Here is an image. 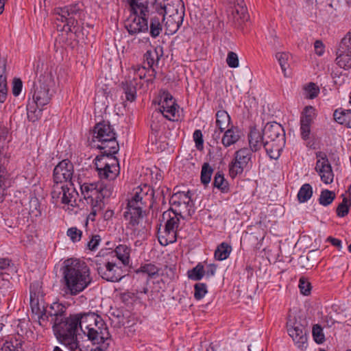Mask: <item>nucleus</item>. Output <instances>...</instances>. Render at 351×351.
<instances>
[{
  "label": "nucleus",
  "instance_id": "obj_60",
  "mask_svg": "<svg viewBox=\"0 0 351 351\" xmlns=\"http://www.w3.org/2000/svg\"><path fill=\"white\" fill-rule=\"evenodd\" d=\"M164 16H172L176 13V9L174 8V0H166V2L163 5Z\"/></svg>",
  "mask_w": 351,
  "mask_h": 351
},
{
  "label": "nucleus",
  "instance_id": "obj_39",
  "mask_svg": "<svg viewBox=\"0 0 351 351\" xmlns=\"http://www.w3.org/2000/svg\"><path fill=\"white\" fill-rule=\"evenodd\" d=\"M213 173L212 167L208 162L204 163L202 167L200 180L205 186L210 183Z\"/></svg>",
  "mask_w": 351,
  "mask_h": 351
},
{
  "label": "nucleus",
  "instance_id": "obj_58",
  "mask_svg": "<svg viewBox=\"0 0 351 351\" xmlns=\"http://www.w3.org/2000/svg\"><path fill=\"white\" fill-rule=\"evenodd\" d=\"M66 234L73 242H77L80 241L82 232L75 227H72L68 229Z\"/></svg>",
  "mask_w": 351,
  "mask_h": 351
},
{
  "label": "nucleus",
  "instance_id": "obj_13",
  "mask_svg": "<svg viewBox=\"0 0 351 351\" xmlns=\"http://www.w3.org/2000/svg\"><path fill=\"white\" fill-rule=\"evenodd\" d=\"M78 196V193L73 187V185H62L53 184L51 191V197L54 199V202L57 204L58 200L64 204L71 205L74 206L76 205V200Z\"/></svg>",
  "mask_w": 351,
  "mask_h": 351
},
{
  "label": "nucleus",
  "instance_id": "obj_44",
  "mask_svg": "<svg viewBox=\"0 0 351 351\" xmlns=\"http://www.w3.org/2000/svg\"><path fill=\"white\" fill-rule=\"evenodd\" d=\"M80 9L79 8L77 4H72L69 5L64 6L63 8H58V11L60 12L62 16L65 17L68 16H74L76 15Z\"/></svg>",
  "mask_w": 351,
  "mask_h": 351
},
{
  "label": "nucleus",
  "instance_id": "obj_42",
  "mask_svg": "<svg viewBox=\"0 0 351 351\" xmlns=\"http://www.w3.org/2000/svg\"><path fill=\"white\" fill-rule=\"evenodd\" d=\"M159 271V268L152 263H146L141 265L139 269V271L147 274V276L152 278L158 276Z\"/></svg>",
  "mask_w": 351,
  "mask_h": 351
},
{
  "label": "nucleus",
  "instance_id": "obj_12",
  "mask_svg": "<svg viewBox=\"0 0 351 351\" xmlns=\"http://www.w3.org/2000/svg\"><path fill=\"white\" fill-rule=\"evenodd\" d=\"M74 168L73 163L69 160H63L54 168L53 172V184L69 182V185H74L75 176H73Z\"/></svg>",
  "mask_w": 351,
  "mask_h": 351
},
{
  "label": "nucleus",
  "instance_id": "obj_27",
  "mask_svg": "<svg viewBox=\"0 0 351 351\" xmlns=\"http://www.w3.org/2000/svg\"><path fill=\"white\" fill-rule=\"evenodd\" d=\"M295 345L300 350L308 347V334L306 330H288Z\"/></svg>",
  "mask_w": 351,
  "mask_h": 351
},
{
  "label": "nucleus",
  "instance_id": "obj_19",
  "mask_svg": "<svg viewBox=\"0 0 351 351\" xmlns=\"http://www.w3.org/2000/svg\"><path fill=\"white\" fill-rule=\"evenodd\" d=\"M265 141H285V132L282 126L276 123H267L263 130Z\"/></svg>",
  "mask_w": 351,
  "mask_h": 351
},
{
  "label": "nucleus",
  "instance_id": "obj_50",
  "mask_svg": "<svg viewBox=\"0 0 351 351\" xmlns=\"http://www.w3.org/2000/svg\"><path fill=\"white\" fill-rule=\"evenodd\" d=\"M339 306L337 305V304H332L330 308H329V311H328V315L327 316H326L325 317V322H326V326H328V328H331L332 327V326L335 324V319L334 318H332V312L334 313H336L337 314H338L339 312Z\"/></svg>",
  "mask_w": 351,
  "mask_h": 351
},
{
  "label": "nucleus",
  "instance_id": "obj_4",
  "mask_svg": "<svg viewBox=\"0 0 351 351\" xmlns=\"http://www.w3.org/2000/svg\"><path fill=\"white\" fill-rule=\"evenodd\" d=\"M91 139L89 138L90 145L103 150L108 156L117 154L119 151V143L116 140V134L109 122L101 121L97 123L92 132Z\"/></svg>",
  "mask_w": 351,
  "mask_h": 351
},
{
  "label": "nucleus",
  "instance_id": "obj_32",
  "mask_svg": "<svg viewBox=\"0 0 351 351\" xmlns=\"http://www.w3.org/2000/svg\"><path fill=\"white\" fill-rule=\"evenodd\" d=\"M213 186L223 193H227L230 191L228 182L225 179L224 175L221 171H217L215 173Z\"/></svg>",
  "mask_w": 351,
  "mask_h": 351
},
{
  "label": "nucleus",
  "instance_id": "obj_64",
  "mask_svg": "<svg viewBox=\"0 0 351 351\" xmlns=\"http://www.w3.org/2000/svg\"><path fill=\"white\" fill-rule=\"evenodd\" d=\"M101 241V237L98 234L93 235L90 240L87 243V247L90 250H95L97 249L98 245Z\"/></svg>",
  "mask_w": 351,
  "mask_h": 351
},
{
  "label": "nucleus",
  "instance_id": "obj_49",
  "mask_svg": "<svg viewBox=\"0 0 351 351\" xmlns=\"http://www.w3.org/2000/svg\"><path fill=\"white\" fill-rule=\"evenodd\" d=\"M84 199L86 201L87 204H90L91 206V211L88 215V219H90L92 221H93L95 219L94 218L97 215V214L101 211L102 206L104 204H102L100 202H96V200L93 201V203H92V201L90 199H87V198H84Z\"/></svg>",
  "mask_w": 351,
  "mask_h": 351
},
{
  "label": "nucleus",
  "instance_id": "obj_33",
  "mask_svg": "<svg viewBox=\"0 0 351 351\" xmlns=\"http://www.w3.org/2000/svg\"><path fill=\"white\" fill-rule=\"evenodd\" d=\"M232 251V247L226 242L219 245L215 251V258L218 261L227 259Z\"/></svg>",
  "mask_w": 351,
  "mask_h": 351
},
{
  "label": "nucleus",
  "instance_id": "obj_45",
  "mask_svg": "<svg viewBox=\"0 0 351 351\" xmlns=\"http://www.w3.org/2000/svg\"><path fill=\"white\" fill-rule=\"evenodd\" d=\"M207 293V286L205 283L198 282L194 285V298L197 300H202Z\"/></svg>",
  "mask_w": 351,
  "mask_h": 351
},
{
  "label": "nucleus",
  "instance_id": "obj_16",
  "mask_svg": "<svg viewBox=\"0 0 351 351\" xmlns=\"http://www.w3.org/2000/svg\"><path fill=\"white\" fill-rule=\"evenodd\" d=\"M81 331L95 346L94 351H105L111 342L109 330H87V333L84 330Z\"/></svg>",
  "mask_w": 351,
  "mask_h": 351
},
{
  "label": "nucleus",
  "instance_id": "obj_46",
  "mask_svg": "<svg viewBox=\"0 0 351 351\" xmlns=\"http://www.w3.org/2000/svg\"><path fill=\"white\" fill-rule=\"evenodd\" d=\"M289 53L286 52H278L276 54V58L278 60L279 64L281 67L284 75L286 76V70L288 66V60L289 58Z\"/></svg>",
  "mask_w": 351,
  "mask_h": 351
},
{
  "label": "nucleus",
  "instance_id": "obj_15",
  "mask_svg": "<svg viewBox=\"0 0 351 351\" xmlns=\"http://www.w3.org/2000/svg\"><path fill=\"white\" fill-rule=\"evenodd\" d=\"M315 156L317 158L315 170L320 176L321 180L325 184L332 183L334 173L326 154L323 152H317Z\"/></svg>",
  "mask_w": 351,
  "mask_h": 351
},
{
  "label": "nucleus",
  "instance_id": "obj_31",
  "mask_svg": "<svg viewBox=\"0 0 351 351\" xmlns=\"http://www.w3.org/2000/svg\"><path fill=\"white\" fill-rule=\"evenodd\" d=\"M335 120L339 124L351 128V110H336L333 114Z\"/></svg>",
  "mask_w": 351,
  "mask_h": 351
},
{
  "label": "nucleus",
  "instance_id": "obj_1",
  "mask_svg": "<svg viewBox=\"0 0 351 351\" xmlns=\"http://www.w3.org/2000/svg\"><path fill=\"white\" fill-rule=\"evenodd\" d=\"M154 190L150 186L144 184L134 189L132 197L128 199L124 219L128 221L126 229L134 237L144 239L151 228V222L143 209L152 205Z\"/></svg>",
  "mask_w": 351,
  "mask_h": 351
},
{
  "label": "nucleus",
  "instance_id": "obj_56",
  "mask_svg": "<svg viewBox=\"0 0 351 351\" xmlns=\"http://www.w3.org/2000/svg\"><path fill=\"white\" fill-rule=\"evenodd\" d=\"M299 288L302 294L308 295L311 293V285L304 277H301L299 280Z\"/></svg>",
  "mask_w": 351,
  "mask_h": 351
},
{
  "label": "nucleus",
  "instance_id": "obj_57",
  "mask_svg": "<svg viewBox=\"0 0 351 351\" xmlns=\"http://www.w3.org/2000/svg\"><path fill=\"white\" fill-rule=\"evenodd\" d=\"M305 91L306 92V97L308 98L314 99L318 95L319 88L315 84L311 82L305 87Z\"/></svg>",
  "mask_w": 351,
  "mask_h": 351
},
{
  "label": "nucleus",
  "instance_id": "obj_41",
  "mask_svg": "<svg viewBox=\"0 0 351 351\" xmlns=\"http://www.w3.org/2000/svg\"><path fill=\"white\" fill-rule=\"evenodd\" d=\"M2 321L3 319L5 320V322H9L10 324V326H6L5 324L3 323H0V329H3V327H11V328H21L23 329V328L25 326L24 324H27V322L25 319H13L11 317L7 315L6 317H1Z\"/></svg>",
  "mask_w": 351,
  "mask_h": 351
},
{
  "label": "nucleus",
  "instance_id": "obj_52",
  "mask_svg": "<svg viewBox=\"0 0 351 351\" xmlns=\"http://www.w3.org/2000/svg\"><path fill=\"white\" fill-rule=\"evenodd\" d=\"M36 293L33 292L32 290V286L30 287V304L32 307V311L33 313H35L38 317H39L41 313H45V309L41 311L40 308L38 306V300L35 298H36Z\"/></svg>",
  "mask_w": 351,
  "mask_h": 351
},
{
  "label": "nucleus",
  "instance_id": "obj_48",
  "mask_svg": "<svg viewBox=\"0 0 351 351\" xmlns=\"http://www.w3.org/2000/svg\"><path fill=\"white\" fill-rule=\"evenodd\" d=\"M84 199L86 201L87 204H90L91 206V211L88 215V219H90L92 221H93L95 219L94 218L97 215V214L101 211L102 206L104 204H102L100 202H96V200L93 201V203H92V201L90 199H87V198H84Z\"/></svg>",
  "mask_w": 351,
  "mask_h": 351
},
{
  "label": "nucleus",
  "instance_id": "obj_22",
  "mask_svg": "<svg viewBox=\"0 0 351 351\" xmlns=\"http://www.w3.org/2000/svg\"><path fill=\"white\" fill-rule=\"evenodd\" d=\"M223 132L224 134L221 138V143L226 147L235 144L240 138V130L236 126L232 125Z\"/></svg>",
  "mask_w": 351,
  "mask_h": 351
},
{
  "label": "nucleus",
  "instance_id": "obj_11",
  "mask_svg": "<svg viewBox=\"0 0 351 351\" xmlns=\"http://www.w3.org/2000/svg\"><path fill=\"white\" fill-rule=\"evenodd\" d=\"M252 150L244 147L236 151L232 160L228 165L229 175L232 178L243 173L244 169L248 167L252 159Z\"/></svg>",
  "mask_w": 351,
  "mask_h": 351
},
{
  "label": "nucleus",
  "instance_id": "obj_28",
  "mask_svg": "<svg viewBox=\"0 0 351 351\" xmlns=\"http://www.w3.org/2000/svg\"><path fill=\"white\" fill-rule=\"evenodd\" d=\"M216 117V126L219 128L220 132H223L228 128L231 123V119L228 113L221 107L215 114Z\"/></svg>",
  "mask_w": 351,
  "mask_h": 351
},
{
  "label": "nucleus",
  "instance_id": "obj_6",
  "mask_svg": "<svg viewBox=\"0 0 351 351\" xmlns=\"http://www.w3.org/2000/svg\"><path fill=\"white\" fill-rule=\"evenodd\" d=\"M66 306L59 302H53L49 310L38 317V324L42 327H47L50 322L53 329H65L69 328V317H66Z\"/></svg>",
  "mask_w": 351,
  "mask_h": 351
},
{
  "label": "nucleus",
  "instance_id": "obj_54",
  "mask_svg": "<svg viewBox=\"0 0 351 351\" xmlns=\"http://www.w3.org/2000/svg\"><path fill=\"white\" fill-rule=\"evenodd\" d=\"M193 138L196 149L199 151H202L204 149V139L202 131L200 130H195L193 132Z\"/></svg>",
  "mask_w": 351,
  "mask_h": 351
},
{
  "label": "nucleus",
  "instance_id": "obj_29",
  "mask_svg": "<svg viewBox=\"0 0 351 351\" xmlns=\"http://www.w3.org/2000/svg\"><path fill=\"white\" fill-rule=\"evenodd\" d=\"M230 3L234 4L232 14H237V19L247 20L249 15L244 0H231Z\"/></svg>",
  "mask_w": 351,
  "mask_h": 351
},
{
  "label": "nucleus",
  "instance_id": "obj_53",
  "mask_svg": "<svg viewBox=\"0 0 351 351\" xmlns=\"http://www.w3.org/2000/svg\"><path fill=\"white\" fill-rule=\"evenodd\" d=\"M128 74H131L132 79H135L136 82H138L140 84H141V80L143 79L146 75L145 67L138 66V68L130 71Z\"/></svg>",
  "mask_w": 351,
  "mask_h": 351
},
{
  "label": "nucleus",
  "instance_id": "obj_20",
  "mask_svg": "<svg viewBox=\"0 0 351 351\" xmlns=\"http://www.w3.org/2000/svg\"><path fill=\"white\" fill-rule=\"evenodd\" d=\"M138 86H141L142 84L136 82L135 79H132L131 74H128L124 81L121 83V87L123 90L127 101L130 102L135 101Z\"/></svg>",
  "mask_w": 351,
  "mask_h": 351
},
{
  "label": "nucleus",
  "instance_id": "obj_17",
  "mask_svg": "<svg viewBox=\"0 0 351 351\" xmlns=\"http://www.w3.org/2000/svg\"><path fill=\"white\" fill-rule=\"evenodd\" d=\"M159 97L160 112L165 119L173 122L176 116V99L167 91L161 92Z\"/></svg>",
  "mask_w": 351,
  "mask_h": 351
},
{
  "label": "nucleus",
  "instance_id": "obj_40",
  "mask_svg": "<svg viewBox=\"0 0 351 351\" xmlns=\"http://www.w3.org/2000/svg\"><path fill=\"white\" fill-rule=\"evenodd\" d=\"M335 197L336 195L335 192L324 189L321 191L318 201L321 205L327 206L333 202Z\"/></svg>",
  "mask_w": 351,
  "mask_h": 351
},
{
  "label": "nucleus",
  "instance_id": "obj_9",
  "mask_svg": "<svg viewBox=\"0 0 351 351\" xmlns=\"http://www.w3.org/2000/svg\"><path fill=\"white\" fill-rule=\"evenodd\" d=\"M95 165L98 176L101 180H114L120 173L118 159L114 155L108 156L101 153L95 159Z\"/></svg>",
  "mask_w": 351,
  "mask_h": 351
},
{
  "label": "nucleus",
  "instance_id": "obj_24",
  "mask_svg": "<svg viewBox=\"0 0 351 351\" xmlns=\"http://www.w3.org/2000/svg\"><path fill=\"white\" fill-rule=\"evenodd\" d=\"M285 141L276 140L274 141H265L263 147L267 155L273 159H277L280 156V152L282 149Z\"/></svg>",
  "mask_w": 351,
  "mask_h": 351
},
{
  "label": "nucleus",
  "instance_id": "obj_63",
  "mask_svg": "<svg viewBox=\"0 0 351 351\" xmlns=\"http://www.w3.org/2000/svg\"><path fill=\"white\" fill-rule=\"evenodd\" d=\"M340 45H342V49H345L351 53V30L341 39Z\"/></svg>",
  "mask_w": 351,
  "mask_h": 351
},
{
  "label": "nucleus",
  "instance_id": "obj_26",
  "mask_svg": "<svg viewBox=\"0 0 351 351\" xmlns=\"http://www.w3.org/2000/svg\"><path fill=\"white\" fill-rule=\"evenodd\" d=\"M336 64L345 70L351 67V53L346 49H342V45L339 44L337 51Z\"/></svg>",
  "mask_w": 351,
  "mask_h": 351
},
{
  "label": "nucleus",
  "instance_id": "obj_38",
  "mask_svg": "<svg viewBox=\"0 0 351 351\" xmlns=\"http://www.w3.org/2000/svg\"><path fill=\"white\" fill-rule=\"evenodd\" d=\"M189 279L199 281L205 276V270L202 263H199L195 267L190 269L187 272Z\"/></svg>",
  "mask_w": 351,
  "mask_h": 351
},
{
  "label": "nucleus",
  "instance_id": "obj_37",
  "mask_svg": "<svg viewBox=\"0 0 351 351\" xmlns=\"http://www.w3.org/2000/svg\"><path fill=\"white\" fill-rule=\"evenodd\" d=\"M313 195V188L311 184H304L298 193V199L300 203L306 202Z\"/></svg>",
  "mask_w": 351,
  "mask_h": 351
},
{
  "label": "nucleus",
  "instance_id": "obj_10",
  "mask_svg": "<svg viewBox=\"0 0 351 351\" xmlns=\"http://www.w3.org/2000/svg\"><path fill=\"white\" fill-rule=\"evenodd\" d=\"M77 182L84 198L89 199L92 202L96 200V202L104 204L102 199L110 197L113 193V186L111 184H104L103 182L82 183L79 178H77Z\"/></svg>",
  "mask_w": 351,
  "mask_h": 351
},
{
  "label": "nucleus",
  "instance_id": "obj_3",
  "mask_svg": "<svg viewBox=\"0 0 351 351\" xmlns=\"http://www.w3.org/2000/svg\"><path fill=\"white\" fill-rule=\"evenodd\" d=\"M62 274L66 292L71 295H76L84 291L92 280L87 265L77 259L66 260Z\"/></svg>",
  "mask_w": 351,
  "mask_h": 351
},
{
  "label": "nucleus",
  "instance_id": "obj_47",
  "mask_svg": "<svg viewBox=\"0 0 351 351\" xmlns=\"http://www.w3.org/2000/svg\"><path fill=\"white\" fill-rule=\"evenodd\" d=\"M351 203L346 197L343 199V201L339 204L337 208V215L339 217H343L348 214L349 207Z\"/></svg>",
  "mask_w": 351,
  "mask_h": 351
},
{
  "label": "nucleus",
  "instance_id": "obj_21",
  "mask_svg": "<svg viewBox=\"0 0 351 351\" xmlns=\"http://www.w3.org/2000/svg\"><path fill=\"white\" fill-rule=\"evenodd\" d=\"M308 326V321L300 313L290 311L287 322V329H304Z\"/></svg>",
  "mask_w": 351,
  "mask_h": 351
},
{
  "label": "nucleus",
  "instance_id": "obj_30",
  "mask_svg": "<svg viewBox=\"0 0 351 351\" xmlns=\"http://www.w3.org/2000/svg\"><path fill=\"white\" fill-rule=\"evenodd\" d=\"M162 49H153L147 50L144 55V59L148 67L153 68L154 65H157L160 60V56L162 55Z\"/></svg>",
  "mask_w": 351,
  "mask_h": 351
},
{
  "label": "nucleus",
  "instance_id": "obj_18",
  "mask_svg": "<svg viewBox=\"0 0 351 351\" xmlns=\"http://www.w3.org/2000/svg\"><path fill=\"white\" fill-rule=\"evenodd\" d=\"M55 335L61 343L68 346L71 350L77 349L80 346V339L83 332L77 333L78 330H54Z\"/></svg>",
  "mask_w": 351,
  "mask_h": 351
},
{
  "label": "nucleus",
  "instance_id": "obj_43",
  "mask_svg": "<svg viewBox=\"0 0 351 351\" xmlns=\"http://www.w3.org/2000/svg\"><path fill=\"white\" fill-rule=\"evenodd\" d=\"M7 179L8 173L5 169L0 165V202L3 201L4 196L5 195Z\"/></svg>",
  "mask_w": 351,
  "mask_h": 351
},
{
  "label": "nucleus",
  "instance_id": "obj_59",
  "mask_svg": "<svg viewBox=\"0 0 351 351\" xmlns=\"http://www.w3.org/2000/svg\"><path fill=\"white\" fill-rule=\"evenodd\" d=\"M162 276L164 278L167 277L170 280H173L176 276V265L175 264H167L162 271Z\"/></svg>",
  "mask_w": 351,
  "mask_h": 351
},
{
  "label": "nucleus",
  "instance_id": "obj_8",
  "mask_svg": "<svg viewBox=\"0 0 351 351\" xmlns=\"http://www.w3.org/2000/svg\"><path fill=\"white\" fill-rule=\"evenodd\" d=\"M108 329L103 318L95 313H80L69 316V328L65 329Z\"/></svg>",
  "mask_w": 351,
  "mask_h": 351
},
{
  "label": "nucleus",
  "instance_id": "obj_51",
  "mask_svg": "<svg viewBox=\"0 0 351 351\" xmlns=\"http://www.w3.org/2000/svg\"><path fill=\"white\" fill-rule=\"evenodd\" d=\"M162 30L159 19L157 17L151 19L150 21V34L153 38L157 37Z\"/></svg>",
  "mask_w": 351,
  "mask_h": 351
},
{
  "label": "nucleus",
  "instance_id": "obj_2",
  "mask_svg": "<svg viewBox=\"0 0 351 351\" xmlns=\"http://www.w3.org/2000/svg\"><path fill=\"white\" fill-rule=\"evenodd\" d=\"M55 82L51 72L41 74L38 80L34 82L31 90L32 100L27 104V114L29 121L35 122L41 116L42 108L49 103L53 95L52 88Z\"/></svg>",
  "mask_w": 351,
  "mask_h": 351
},
{
  "label": "nucleus",
  "instance_id": "obj_23",
  "mask_svg": "<svg viewBox=\"0 0 351 351\" xmlns=\"http://www.w3.org/2000/svg\"><path fill=\"white\" fill-rule=\"evenodd\" d=\"M7 94L6 60L0 58V103L5 102Z\"/></svg>",
  "mask_w": 351,
  "mask_h": 351
},
{
  "label": "nucleus",
  "instance_id": "obj_62",
  "mask_svg": "<svg viewBox=\"0 0 351 351\" xmlns=\"http://www.w3.org/2000/svg\"><path fill=\"white\" fill-rule=\"evenodd\" d=\"M177 207H180L182 202L184 206L186 208L191 202V197L184 192H177Z\"/></svg>",
  "mask_w": 351,
  "mask_h": 351
},
{
  "label": "nucleus",
  "instance_id": "obj_25",
  "mask_svg": "<svg viewBox=\"0 0 351 351\" xmlns=\"http://www.w3.org/2000/svg\"><path fill=\"white\" fill-rule=\"evenodd\" d=\"M248 141L250 148V150H252V153L253 152H257L259 150L262 145H263V143L265 142V138L263 134L259 130L256 128H253L250 130V134H248Z\"/></svg>",
  "mask_w": 351,
  "mask_h": 351
},
{
  "label": "nucleus",
  "instance_id": "obj_35",
  "mask_svg": "<svg viewBox=\"0 0 351 351\" xmlns=\"http://www.w3.org/2000/svg\"><path fill=\"white\" fill-rule=\"evenodd\" d=\"M315 116V109L311 106H306L300 116V123L312 125Z\"/></svg>",
  "mask_w": 351,
  "mask_h": 351
},
{
  "label": "nucleus",
  "instance_id": "obj_14",
  "mask_svg": "<svg viewBox=\"0 0 351 351\" xmlns=\"http://www.w3.org/2000/svg\"><path fill=\"white\" fill-rule=\"evenodd\" d=\"M96 269L98 274L104 280L110 282H119L123 277L121 267L110 261L104 263L95 262Z\"/></svg>",
  "mask_w": 351,
  "mask_h": 351
},
{
  "label": "nucleus",
  "instance_id": "obj_7",
  "mask_svg": "<svg viewBox=\"0 0 351 351\" xmlns=\"http://www.w3.org/2000/svg\"><path fill=\"white\" fill-rule=\"evenodd\" d=\"M157 226V237L160 245L167 246L176 242V210L171 207L163 212Z\"/></svg>",
  "mask_w": 351,
  "mask_h": 351
},
{
  "label": "nucleus",
  "instance_id": "obj_34",
  "mask_svg": "<svg viewBox=\"0 0 351 351\" xmlns=\"http://www.w3.org/2000/svg\"><path fill=\"white\" fill-rule=\"evenodd\" d=\"M12 285L10 280L4 278L3 274H0V301L12 293Z\"/></svg>",
  "mask_w": 351,
  "mask_h": 351
},
{
  "label": "nucleus",
  "instance_id": "obj_36",
  "mask_svg": "<svg viewBox=\"0 0 351 351\" xmlns=\"http://www.w3.org/2000/svg\"><path fill=\"white\" fill-rule=\"evenodd\" d=\"M130 249L126 245H119L115 249V253L117 258L124 265H128L130 263Z\"/></svg>",
  "mask_w": 351,
  "mask_h": 351
},
{
  "label": "nucleus",
  "instance_id": "obj_61",
  "mask_svg": "<svg viewBox=\"0 0 351 351\" xmlns=\"http://www.w3.org/2000/svg\"><path fill=\"white\" fill-rule=\"evenodd\" d=\"M227 64L231 68H237L239 66V58L236 53L229 51L226 58Z\"/></svg>",
  "mask_w": 351,
  "mask_h": 351
},
{
  "label": "nucleus",
  "instance_id": "obj_5",
  "mask_svg": "<svg viewBox=\"0 0 351 351\" xmlns=\"http://www.w3.org/2000/svg\"><path fill=\"white\" fill-rule=\"evenodd\" d=\"M132 14L125 23L130 35L148 31V0H127Z\"/></svg>",
  "mask_w": 351,
  "mask_h": 351
},
{
  "label": "nucleus",
  "instance_id": "obj_55",
  "mask_svg": "<svg viewBox=\"0 0 351 351\" xmlns=\"http://www.w3.org/2000/svg\"><path fill=\"white\" fill-rule=\"evenodd\" d=\"M77 23V20L74 16H68L66 19V22L65 25H64V28L66 27L67 29H65L66 31L76 32L78 30Z\"/></svg>",
  "mask_w": 351,
  "mask_h": 351
}]
</instances>
